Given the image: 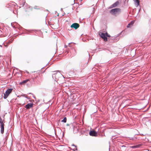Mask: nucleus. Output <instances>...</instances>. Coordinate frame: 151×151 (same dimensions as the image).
Here are the masks:
<instances>
[{"mask_svg": "<svg viewBox=\"0 0 151 151\" xmlns=\"http://www.w3.org/2000/svg\"><path fill=\"white\" fill-rule=\"evenodd\" d=\"M106 36L107 37H110V36L107 33H106L105 34Z\"/></svg>", "mask_w": 151, "mask_h": 151, "instance_id": "obj_18", "label": "nucleus"}, {"mask_svg": "<svg viewBox=\"0 0 151 151\" xmlns=\"http://www.w3.org/2000/svg\"><path fill=\"white\" fill-rule=\"evenodd\" d=\"M72 146H74V148L73 149L74 150H77V148H76V146L74 144H73L72 145Z\"/></svg>", "mask_w": 151, "mask_h": 151, "instance_id": "obj_16", "label": "nucleus"}, {"mask_svg": "<svg viewBox=\"0 0 151 151\" xmlns=\"http://www.w3.org/2000/svg\"><path fill=\"white\" fill-rule=\"evenodd\" d=\"M134 23V21H132L127 26V27H128V28L130 27V26L132 25Z\"/></svg>", "mask_w": 151, "mask_h": 151, "instance_id": "obj_13", "label": "nucleus"}, {"mask_svg": "<svg viewBox=\"0 0 151 151\" xmlns=\"http://www.w3.org/2000/svg\"><path fill=\"white\" fill-rule=\"evenodd\" d=\"M140 135L141 136H143V135H144L143 134H140Z\"/></svg>", "mask_w": 151, "mask_h": 151, "instance_id": "obj_19", "label": "nucleus"}, {"mask_svg": "<svg viewBox=\"0 0 151 151\" xmlns=\"http://www.w3.org/2000/svg\"><path fill=\"white\" fill-rule=\"evenodd\" d=\"M54 73L52 74V77L53 79L55 81L57 80L58 79L59 77H61L63 76V75L60 73L58 71L57 72H54Z\"/></svg>", "mask_w": 151, "mask_h": 151, "instance_id": "obj_2", "label": "nucleus"}, {"mask_svg": "<svg viewBox=\"0 0 151 151\" xmlns=\"http://www.w3.org/2000/svg\"><path fill=\"white\" fill-rule=\"evenodd\" d=\"M0 125H1V133L2 134H3L4 133V123H2L1 124H0Z\"/></svg>", "mask_w": 151, "mask_h": 151, "instance_id": "obj_9", "label": "nucleus"}, {"mask_svg": "<svg viewBox=\"0 0 151 151\" xmlns=\"http://www.w3.org/2000/svg\"><path fill=\"white\" fill-rule=\"evenodd\" d=\"M89 134L91 136H97V133L94 131H91L89 132Z\"/></svg>", "mask_w": 151, "mask_h": 151, "instance_id": "obj_7", "label": "nucleus"}, {"mask_svg": "<svg viewBox=\"0 0 151 151\" xmlns=\"http://www.w3.org/2000/svg\"><path fill=\"white\" fill-rule=\"evenodd\" d=\"M99 35L104 39L105 41L106 42L107 41V38L106 37L105 34L104 33L102 32H99Z\"/></svg>", "mask_w": 151, "mask_h": 151, "instance_id": "obj_4", "label": "nucleus"}, {"mask_svg": "<svg viewBox=\"0 0 151 151\" xmlns=\"http://www.w3.org/2000/svg\"><path fill=\"white\" fill-rule=\"evenodd\" d=\"M135 5L136 7H137L139 4V0H133Z\"/></svg>", "mask_w": 151, "mask_h": 151, "instance_id": "obj_11", "label": "nucleus"}, {"mask_svg": "<svg viewBox=\"0 0 151 151\" xmlns=\"http://www.w3.org/2000/svg\"><path fill=\"white\" fill-rule=\"evenodd\" d=\"M109 12L111 14L116 16L121 12V9L119 8L112 9Z\"/></svg>", "mask_w": 151, "mask_h": 151, "instance_id": "obj_1", "label": "nucleus"}, {"mask_svg": "<svg viewBox=\"0 0 151 151\" xmlns=\"http://www.w3.org/2000/svg\"><path fill=\"white\" fill-rule=\"evenodd\" d=\"M29 80L28 79H27L26 80H25L23 81L20 82V84L22 85H24L25 83H26Z\"/></svg>", "mask_w": 151, "mask_h": 151, "instance_id": "obj_12", "label": "nucleus"}, {"mask_svg": "<svg viewBox=\"0 0 151 151\" xmlns=\"http://www.w3.org/2000/svg\"><path fill=\"white\" fill-rule=\"evenodd\" d=\"M12 90L13 89L12 88H9L8 89L4 94V95L3 97L4 98V99H6L9 94L11 93Z\"/></svg>", "mask_w": 151, "mask_h": 151, "instance_id": "obj_3", "label": "nucleus"}, {"mask_svg": "<svg viewBox=\"0 0 151 151\" xmlns=\"http://www.w3.org/2000/svg\"><path fill=\"white\" fill-rule=\"evenodd\" d=\"M119 1H116V2L111 5L109 7V9H111L113 8H115L119 4Z\"/></svg>", "mask_w": 151, "mask_h": 151, "instance_id": "obj_5", "label": "nucleus"}, {"mask_svg": "<svg viewBox=\"0 0 151 151\" xmlns=\"http://www.w3.org/2000/svg\"><path fill=\"white\" fill-rule=\"evenodd\" d=\"M137 137H132L130 138V139L133 140L134 141H135L136 140V139H137Z\"/></svg>", "mask_w": 151, "mask_h": 151, "instance_id": "obj_15", "label": "nucleus"}, {"mask_svg": "<svg viewBox=\"0 0 151 151\" xmlns=\"http://www.w3.org/2000/svg\"><path fill=\"white\" fill-rule=\"evenodd\" d=\"M33 106V104L32 103H28L25 106V107L27 109H29L32 107Z\"/></svg>", "mask_w": 151, "mask_h": 151, "instance_id": "obj_8", "label": "nucleus"}, {"mask_svg": "<svg viewBox=\"0 0 151 151\" xmlns=\"http://www.w3.org/2000/svg\"><path fill=\"white\" fill-rule=\"evenodd\" d=\"M2 119L0 117V124H1L2 123H3L2 122Z\"/></svg>", "mask_w": 151, "mask_h": 151, "instance_id": "obj_17", "label": "nucleus"}, {"mask_svg": "<svg viewBox=\"0 0 151 151\" xmlns=\"http://www.w3.org/2000/svg\"><path fill=\"white\" fill-rule=\"evenodd\" d=\"M122 147H125V146H124V145H123V146H122Z\"/></svg>", "mask_w": 151, "mask_h": 151, "instance_id": "obj_20", "label": "nucleus"}, {"mask_svg": "<svg viewBox=\"0 0 151 151\" xmlns=\"http://www.w3.org/2000/svg\"><path fill=\"white\" fill-rule=\"evenodd\" d=\"M67 121V119L66 117H65L61 121L62 122H63L64 123H66Z\"/></svg>", "mask_w": 151, "mask_h": 151, "instance_id": "obj_14", "label": "nucleus"}, {"mask_svg": "<svg viewBox=\"0 0 151 151\" xmlns=\"http://www.w3.org/2000/svg\"><path fill=\"white\" fill-rule=\"evenodd\" d=\"M143 145V144H139V145H136L132 146L131 147L132 148H133V149L136 148H138L140 147L141 146H142Z\"/></svg>", "mask_w": 151, "mask_h": 151, "instance_id": "obj_10", "label": "nucleus"}, {"mask_svg": "<svg viewBox=\"0 0 151 151\" xmlns=\"http://www.w3.org/2000/svg\"><path fill=\"white\" fill-rule=\"evenodd\" d=\"M79 24L78 23H74L71 25V28H73L75 29H76L79 27Z\"/></svg>", "mask_w": 151, "mask_h": 151, "instance_id": "obj_6", "label": "nucleus"}]
</instances>
